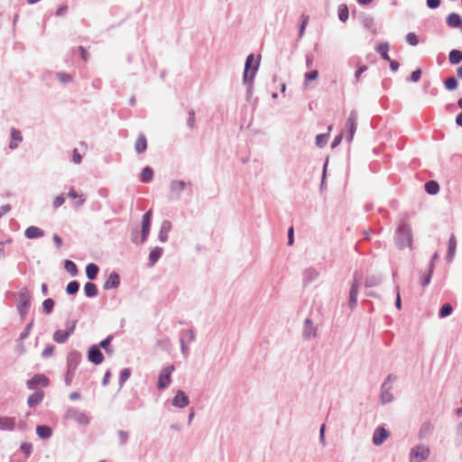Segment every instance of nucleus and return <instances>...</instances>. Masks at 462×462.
Returning a JSON list of instances; mask_svg holds the SVG:
<instances>
[{
    "mask_svg": "<svg viewBox=\"0 0 462 462\" xmlns=\"http://www.w3.org/2000/svg\"><path fill=\"white\" fill-rule=\"evenodd\" d=\"M54 348H55V347H54V346H52V345L46 346V347L43 349L42 353V357H43V358H48V357H50V356L53 354V352H54Z\"/></svg>",
    "mask_w": 462,
    "mask_h": 462,
    "instance_id": "obj_59",
    "label": "nucleus"
},
{
    "mask_svg": "<svg viewBox=\"0 0 462 462\" xmlns=\"http://www.w3.org/2000/svg\"><path fill=\"white\" fill-rule=\"evenodd\" d=\"M117 435H118L120 445L121 446L125 445L126 442L128 441V438H129L128 432L120 430H118Z\"/></svg>",
    "mask_w": 462,
    "mask_h": 462,
    "instance_id": "obj_54",
    "label": "nucleus"
},
{
    "mask_svg": "<svg viewBox=\"0 0 462 462\" xmlns=\"http://www.w3.org/2000/svg\"><path fill=\"white\" fill-rule=\"evenodd\" d=\"M134 149L137 153H143L147 149V141L145 136L143 134H140L138 135V138L136 139Z\"/></svg>",
    "mask_w": 462,
    "mask_h": 462,
    "instance_id": "obj_30",
    "label": "nucleus"
},
{
    "mask_svg": "<svg viewBox=\"0 0 462 462\" xmlns=\"http://www.w3.org/2000/svg\"><path fill=\"white\" fill-rule=\"evenodd\" d=\"M366 70L367 67L365 65L360 66L355 73L356 79L358 80L361 75Z\"/></svg>",
    "mask_w": 462,
    "mask_h": 462,
    "instance_id": "obj_64",
    "label": "nucleus"
},
{
    "mask_svg": "<svg viewBox=\"0 0 462 462\" xmlns=\"http://www.w3.org/2000/svg\"><path fill=\"white\" fill-rule=\"evenodd\" d=\"M448 60L451 64H458L462 60V52L458 50H452L448 54Z\"/></svg>",
    "mask_w": 462,
    "mask_h": 462,
    "instance_id": "obj_39",
    "label": "nucleus"
},
{
    "mask_svg": "<svg viewBox=\"0 0 462 462\" xmlns=\"http://www.w3.org/2000/svg\"><path fill=\"white\" fill-rule=\"evenodd\" d=\"M421 77V70L420 69L412 71L411 74V80L413 82H418Z\"/></svg>",
    "mask_w": 462,
    "mask_h": 462,
    "instance_id": "obj_61",
    "label": "nucleus"
},
{
    "mask_svg": "<svg viewBox=\"0 0 462 462\" xmlns=\"http://www.w3.org/2000/svg\"><path fill=\"white\" fill-rule=\"evenodd\" d=\"M64 202H65V198H64V195L61 194V195L57 196L53 199L52 206L54 208H58L61 207L64 204Z\"/></svg>",
    "mask_w": 462,
    "mask_h": 462,
    "instance_id": "obj_56",
    "label": "nucleus"
},
{
    "mask_svg": "<svg viewBox=\"0 0 462 462\" xmlns=\"http://www.w3.org/2000/svg\"><path fill=\"white\" fill-rule=\"evenodd\" d=\"M337 14H338V19L345 23L347 21L348 19V16H349V12H348V8L346 5H340L338 6V11H337Z\"/></svg>",
    "mask_w": 462,
    "mask_h": 462,
    "instance_id": "obj_41",
    "label": "nucleus"
},
{
    "mask_svg": "<svg viewBox=\"0 0 462 462\" xmlns=\"http://www.w3.org/2000/svg\"><path fill=\"white\" fill-rule=\"evenodd\" d=\"M319 78V71L317 69H313L310 71H308L304 74V80H303V88L304 89H310L312 88L313 86H311V83L316 81Z\"/></svg>",
    "mask_w": 462,
    "mask_h": 462,
    "instance_id": "obj_20",
    "label": "nucleus"
},
{
    "mask_svg": "<svg viewBox=\"0 0 462 462\" xmlns=\"http://www.w3.org/2000/svg\"><path fill=\"white\" fill-rule=\"evenodd\" d=\"M162 253H163L162 248L158 247V246H156L151 250V252L149 254V262H150L151 266L154 265L158 262V260L162 255Z\"/></svg>",
    "mask_w": 462,
    "mask_h": 462,
    "instance_id": "obj_31",
    "label": "nucleus"
},
{
    "mask_svg": "<svg viewBox=\"0 0 462 462\" xmlns=\"http://www.w3.org/2000/svg\"><path fill=\"white\" fill-rule=\"evenodd\" d=\"M254 61V55L249 54L245 60L244 75H243V83H247L250 80L249 78H250L251 73L254 67V66H253Z\"/></svg>",
    "mask_w": 462,
    "mask_h": 462,
    "instance_id": "obj_18",
    "label": "nucleus"
},
{
    "mask_svg": "<svg viewBox=\"0 0 462 462\" xmlns=\"http://www.w3.org/2000/svg\"><path fill=\"white\" fill-rule=\"evenodd\" d=\"M174 369V365H171L163 367L161 370L157 382L158 390H165L171 383V374Z\"/></svg>",
    "mask_w": 462,
    "mask_h": 462,
    "instance_id": "obj_6",
    "label": "nucleus"
},
{
    "mask_svg": "<svg viewBox=\"0 0 462 462\" xmlns=\"http://www.w3.org/2000/svg\"><path fill=\"white\" fill-rule=\"evenodd\" d=\"M66 420H71L80 425H88L89 423L88 416L76 408H69L64 415Z\"/></svg>",
    "mask_w": 462,
    "mask_h": 462,
    "instance_id": "obj_8",
    "label": "nucleus"
},
{
    "mask_svg": "<svg viewBox=\"0 0 462 462\" xmlns=\"http://www.w3.org/2000/svg\"><path fill=\"white\" fill-rule=\"evenodd\" d=\"M80 359L81 356L79 352L70 353L67 359L68 369L75 372L79 364L80 363Z\"/></svg>",
    "mask_w": 462,
    "mask_h": 462,
    "instance_id": "obj_21",
    "label": "nucleus"
},
{
    "mask_svg": "<svg viewBox=\"0 0 462 462\" xmlns=\"http://www.w3.org/2000/svg\"><path fill=\"white\" fill-rule=\"evenodd\" d=\"M396 379L397 377L394 374H390L382 383L380 401L383 404L390 403L393 401L394 398L391 391Z\"/></svg>",
    "mask_w": 462,
    "mask_h": 462,
    "instance_id": "obj_3",
    "label": "nucleus"
},
{
    "mask_svg": "<svg viewBox=\"0 0 462 462\" xmlns=\"http://www.w3.org/2000/svg\"><path fill=\"white\" fill-rule=\"evenodd\" d=\"M318 337V327L312 320L307 318L302 328V337L304 340H311Z\"/></svg>",
    "mask_w": 462,
    "mask_h": 462,
    "instance_id": "obj_10",
    "label": "nucleus"
},
{
    "mask_svg": "<svg viewBox=\"0 0 462 462\" xmlns=\"http://www.w3.org/2000/svg\"><path fill=\"white\" fill-rule=\"evenodd\" d=\"M99 268L96 263H88L86 267V275L89 280H95Z\"/></svg>",
    "mask_w": 462,
    "mask_h": 462,
    "instance_id": "obj_36",
    "label": "nucleus"
},
{
    "mask_svg": "<svg viewBox=\"0 0 462 462\" xmlns=\"http://www.w3.org/2000/svg\"><path fill=\"white\" fill-rule=\"evenodd\" d=\"M357 119L358 115L356 110H352L349 114V116L346 122L345 130H346V139L348 143L353 141L354 135L356 134L357 128Z\"/></svg>",
    "mask_w": 462,
    "mask_h": 462,
    "instance_id": "obj_7",
    "label": "nucleus"
},
{
    "mask_svg": "<svg viewBox=\"0 0 462 462\" xmlns=\"http://www.w3.org/2000/svg\"><path fill=\"white\" fill-rule=\"evenodd\" d=\"M23 142V135L18 129L12 128L11 129V141L9 143V148L11 150H14L18 147L19 143Z\"/></svg>",
    "mask_w": 462,
    "mask_h": 462,
    "instance_id": "obj_23",
    "label": "nucleus"
},
{
    "mask_svg": "<svg viewBox=\"0 0 462 462\" xmlns=\"http://www.w3.org/2000/svg\"><path fill=\"white\" fill-rule=\"evenodd\" d=\"M32 326V322H31V323H29V324L26 326V328H24V330H23V331L21 333V335H20V340H23V339H25V338L29 336Z\"/></svg>",
    "mask_w": 462,
    "mask_h": 462,
    "instance_id": "obj_62",
    "label": "nucleus"
},
{
    "mask_svg": "<svg viewBox=\"0 0 462 462\" xmlns=\"http://www.w3.org/2000/svg\"><path fill=\"white\" fill-rule=\"evenodd\" d=\"M444 84L448 90H455L457 88V80L454 77L447 79Z\"/></svg>",
    "mask_w": 462,
    "mask_h": 462,
    "instance_id": "obj_51",
    "label": "nucleus"
},
{
    "mask_svg": "<svg viewBox=\"0 0 462 462\" xmlns=\"http://www.w3.org/2000/svg\"><path fill=\"white\" fill-rule=\"evenodd\" d=\"M440 0H427V6L430 9H436L439 6Z\"/></svg>",
    "mask_w": 462,
    "mask_h": 462,
    "instance_id": "obj_63",
    "label": "nucleus"
},
{
    "mask_svg": "<svg viewBox=\"0 0 462 462\" xmlns=\"http://www.w3.org/2000/svg\"><path fill=\"white\" fill-rule=\"evenodd\" d=\"M57 79L63 84L65 83H69L71 81L72 79V77L66 73V72H63V71H60L57 73Z\"/></svg>",
    "mask_w": 462,
    "mask_h": 462,
    "instance_id": "obj_52",
    "label": "nucleus"
},
{
    "mask_svg": "<svg viewBox=\"0 0 462 462\" xmlns=\"http://www.w3.org/2000/svg\"><path fill=\"white\" fill-rule=\"evenodd\" d=\"M190 185V183H189ZM188 183L181 180H172L170 183L171 199L178 200L181 198L182 192L186 189Z\"/></svg>",
    "mask_w": 462,
    "mask_h": 462,
    "instance_id": "obj_9",
    "label": "nucleus"
},
{
    "mask_svg": "<svg viewBox=\"0 0 462 462\" xmlns=\"http://www.w3.org/2000/svg\"><path fill=\"white\" fill-rule=\"evenodd\" d=\"M151 218H152V210H148L143 216L142 219V235L141 240L137 241V235L135 232L132 233V241L136 244H143L146 241L150 227H151Z\"/></svg>",
    "mask_w": 462,
    "mask_h": 462,
    "instance_id": "obj_5",
    "label": "nucleus"
},
{
    "mask_svg": "<svg viewBox=\"0 0 462 462\" xmlns=\"http://www.w3.org/2000/svg\"><path fill=\"white\" fill-rule=\"evenodd\" d=\"M447 24L451 28L462 27V19L457 13H451L447 17Z\"/></svg>",
    "mask_w": 462,
    "mask_h": 462,
    "instance_id": "obj_28",
    "label": "nucleus"
},
{
    "mask_svg": "<svg viewBox=\"0 0 462 462\" xmlns=\"http://www.w3.org/2000/svg\"><path fill=\"white\" fill-rule=\"evenodd\" d=\"M84 292L87 297L92 298L97 295V287L93 282H87L84 286Z\"/></svg>",
    "mask_w": 462,
    "mask_h": 462,
    "instance_id": "obj_37",
    "label": "nucleus"
},
{
    "mask_svg": "<svg viewBox=\"0 0 462 462\" xmlns=\"http://www.w3.org/2000/svg\"><path fill=\"white\" fill-rule=\"evenodd\" d=\"M395 243L400 249L411 247L412 235L411 226L408 224L402 223L395 233Z\"/></svg>",
    "mask_w": 462,
    "mask_h": 462,
    "instance_id": "obj_1",
    "label": "nucleus"
},
{
    "mask_svg": "<svg viewBox=\"0 0 462 462\" xmlns=\"http://www.w3.org/2000/svg\"><path fill=\"white\" fill-rule=\"evenodd\" d=\"M259 64H260V60L258 59L255 61L254 69H253V71L251 73V76L249 78L250 80L247 83H244L246 86V99L247 100H249L252 97L253 93H254V79L256 72H257V70L259 69Z\"/></svg>",
    "mask_w": 462,
    "mask_h": 462,
    "instance_id": "obj_16",
    "label": "nucleus"
},
{
    "mask_svg": "<svg viewBox=\"0 0 462 462\" xmlns=\"http://www.w3.org/2000/svg\"><path fill=\"white\" fill-rule=\"evenodd\" d=\"M425 190L429 194L434 195V194H437L439 192V186L437 181L430 180V181L426 182V184H425Z\"/></svg>",
    "mask_w": 462,
    "mask_h": 462,
    "instance_id": "obj_40",
    "label": "nucleus"
},
{
    "mask_svg": "<svg viewBox=\"0 0 462 462\" xmlns=\"http://www.w3.org/2000/svg\"><path fill=\"white\" fill-rule=\"evenodd\" d=\"M319 273L315 268L310 267V268L306 269L304 272V277H303L304 282L310 283V282L315 281L319 277Z\"/></svg>",
    "mask_w": 462,
    "mask_h": 462,
    "instance_id": "obj_32",
    "label": "nucleus"
},
{
    "mask_svg": "<svg viewBox=\"0 0 462 462\" xmlns=\"http://www.w3.org/2000/svg\"><path fill=\"white\" fill-rule=\"evenodd\" d=\"M44 397V393L42 391H36L32 394H31L27 399V404L29 407L33 408L39 405Z\"/></svg>",
    "mask_w": 462,
    "mask_h": 462,
    "instance_id": "obj_24",
    "label": "nucleus"
},
{
    "mask_svg": "<svg viewBox=\"0 0 462 462\" xmlns=\"http://www.w3.org/2000/svg\"><path fill=\"white\" fill-rule=\"evenodd\" d=\"M187 125L191 129L195 127V112L193 110H190L189 112V118L187 120Z\"/></svg>",
    "mask_w": 462,
    "mask_h": 462,
    "instance_id": "obj_60",
    "label": "nucleus"
},
{
    "mask_svg": "<svg viewBox=\"0 0 462 462\" xmlns=\"http://www.w3.org/2000/svg\"><path fill=\"white\" fill-rule=\"evenodd\" d=\"M406 42L411 46H416L419 42L418 38L414 32H409L406 35Z\"/></svg>",
    "mask_w": 462,
    "mask_h": 462,
    "instance_id": "obj_55",
    "label": "nucleus"
},
{
    "mask_svg": "<svg viewBox=\"0 0 462 462\" xmlns=\"http://www.w3.org/2000/svg\"><path fill=\"white\" fill-rule=\"evenodd\" d=\"M54 304V300L51 298L44 300L42 302L43 311L46 314H50L53 310Z\"/></svg>",
    "mask_w": 462,
    "mask_h": 462,
    "instance_id": "obj_50",
    "label": "nucleus"
},
{
    "mask_svg": "<svg viewBox=\"0 0 462 462\" xmlns=\"http://www.w3.org/2000/svg\"><path fill=\"white\" fill-rule=\"evenodd\" d=\"M433 430V425L430 422H424L418 433V438L420 439H425L428 435H430Z\"/></svg>",
    "mask_w": 462,
    "mask_h": 462,
    "instance_id": "obj_33",
    "label": "nucleus"
},
{
    "mask_svg": "<svg viewBox=\"0 0 462 462\" xmlns=\"http://www.w3.org/2000/svg\"><path fill=\"white\" fill-rule=\"evenodd\" d=\"M79 283L77 281H72L68 283L66 291L69 295H73L79 291Z\"/></svg>",
    "mask_w": 462,
    "mask_h": 462,
    "instance_id": "obj_48",
    "label": "nucleus"
},
{
    "mask_svg": "<svg viewBox=\"0 0 462 462\" xmlns=\"http://www.w3.org/2000/svg\"><path fill=\"white\" fill-rule=\"evenodd\" d=\"M36 433L41 439H49L52 434V430L49 426L39 425L36 427Z\"/></svg>",
    "mask_w": 462,
    "mask_h": 462,
    "instance_id": "obj_34",
    "label": "nucleus"
},
{
    "mask_svg": "<svg viewBox=\"0 0 462 462\" xmlns=\"http://www.w3.org/2000/svg\"><path fill=\"white\" fill-rule=\"evenodd\" d=\"M382 278L378 275L367 276L365 279V287H374L381 283Z\"/></svg>",
    "mask_w": 462,
    "mask_h": 462,
    "instance_id": "obj_42",
    "label": "nucleus"
},
{
    "mask_svg": "<svg viewBox=\"0 0 462 462\" xmlns=\"http://www.w3.org/2000/svg\"><path fill=\"white\" fill-rule=\"evenodd\" d=\"M68 197L70 199H78L77 206L80 207L85 203V199L82 195H79L78 192L74 189H70L68 192Z\"/></svg>",
    "mask_w": 462,
    "mask_h": 462,
    "instance_id": "obj_46",
    "label": "nucleus"
},
{
    "mask_svg": "<svg viewBox=\"0 0 462 462\" xmlns=\"http://www.w3.org/2000/svg\"><path fill=\"white\" fill-rule=\"evenodd\" d=\"M328 134H320L316 136V145L319 147H323L327 143Z\"/></svg>",
    "mask_w": 462,
    "mask_h": 462,
    "instance_id": "obj_53",
    "label": "nucleus"
},
{
    "mask_svg": "<svg viewBox=\"0 0 462 462\" xmlns=\"http://www.w3.org/2000/svg\"><path fill=\"white\" fill-rule=\"evenodd\" d=\"M112 339L113 336L110 335L106 337L105 339H103L97 346H99V348L102 347L103 349H105L106 353L111 354L113 352V349L110 346Z\"/></svg>",
    "mask_w": 462,
    "mask_h": 462,
    "instance_id": "obj_45",
    "label": "nucleus"
},
{
    "mask_svg": "<svg viewBox=\"0 0 462 462\" xmlns=\"http://www.w3.org/2000/svg\"><path fill=\"white\" fill-rule=\"evenodd\" d=\"M430 448L428 445L420 443L412 447L409 453V462H423L429 458Z\"/></svg>",
    "mask_w": 462,
    "mask_h": 462,
    "instance_id": "obj_2",
    "label": "nucleus"
},
{
    "mask_svg": "<svg viewBox=\"0 0 462 462\" xmlns=\"http://www.w3.org/2000/svg\"><path fill=\"white\" fill-rule=\"evenodd\" d=\"M361 23L365 28L371 31V32L375 35L377 33L376 27L374 24V18L370 15H364L361 19Z\"/></svg>",
    "mask_w": 462,
    "mask_h": 462,
    "instance_id": "obj_29",
    "label": "nucleus"
},
{
    "mask_svg": "<svg viewBox=\"0 0 462 462\" xmlns=\"http://www.w3.org/2000/svg\"><path fill=\"white\" fill-rule=\"evenodd\" d=\"M88 358L94 365H100L104 360V356L97 345H93L88 351Z\"/></svg>",
    "mask_w": 462,
    "mask_h": 462,
    "instance_id": "obj_15",
    "label": "nucleus"
},
{
    "mask_svg": "<svg viewBox=\"0 0 462 462\" xmlns=\"http://www.w3.org/2000/svg\"><path fill=\"white\" fill-rule=\"evenodd\" d=\"M171 229V223L169 220H163L159 232V240L165 243L168 240V234Z\"/></svg>",
    "mask_w": 462,
    "mask_h": 462,
    "instance_id": "obj_25",
    "label": "nucleus"
},
{
    "mask_svg": "<svg viewBox=\"0 0 462 462\" xmlns=\"http://www.w3.org/2000/svg\"><path fill=\"white\" fill-rule=\"evenodd\" d=\"M452 311H453V307L451 306V304L446 303L440 308V310L439 311V317L440 319L447 318L452 314Z\"/></svg>",
    "mask_w": 462,
    "mask_h": 462,
    "instance_id": "obj_44",
    "label": "nucleus"
},
{
    "mask_svg": "<svg viewBox=\"0 0 462 462\" xmlns=\"http://www.w3.org/2000/svg\"><path fill=\"white\" fill-rule=\"evenodd\" d=\"M24 234H25V236L29 239L40 238L44 236L43 230H42L41 228H39L35 226H31L27 227Z\"/></svg>",
    "mask_w": 462,
    "mask_h": 462,
    "instance_id": "obj_27",
    "label": "nucleus"
},
{
    "mask_svg": "<svg viewBox=\"0 0 462 462\" xmlns=\"http://www.w3.org/2000/svg\"><path fill=\"white\" fill-rule=\"evenodd\" d=\"M389 434L383 427H378L373 435V443L375 446H380L387 438Z\"/></svg>",
    "mask_w": 462,
    "mask_h": 462,
    "instance_id": "obj_19",
    "label": "nucleus"
},
{
    "mask_svg": "<svg viewBox=\"0 0 462 462\" xmlns=\"http://www.w3.org/2000/svg\"><path fill=\"white\" fill-rule=\"evenodd\" d=\"M75 372L71 370H67L66 375H65V383L67 386H69L74 379Z\"/></svg>",
    "mask_w": 462,
    "mask_h": 462,
    "instance_id": "obj_58",
    "label": "nucleus"
},
{
    "mask_svg": "<svg viewBox=\"0 0 462 462\" xmlns=\"http://www.w3.org/2000/svg\"><path fill=\"white\" fill-rule=\"evenodd\" d=\"M64 268L71 276H76L78 274L77 265L70 260H66L64 262Z\"/></svg>",
    "mask_w": 462,
    "mask_h": 462,
    "instance_id": "obj_43",
    "label": "nucleus"
},
{
    "mask_svg": "<svg viewBox=\"0 0 462 462\" xmlns=\"http://www.w3.org/2000/svg\"><path fill=\"white\" fill-rule=\"evenodd\" d=\"M360 284V277L355 274L354 281L349 292L348 305L351 310H354L357 304L358 287Z\"/></svg>",
    "mask_w": 462,
    "mask_h": 462,
    "instance_id": "obj_13",
    "label": "nucleus"
},
{
    "mask_svg": "<svg viewBox=\"0 0 462 462\" xmlns=\"http://www.w3.org/2000/svg\"><path fill=\"white\" fill-rule=\"evenodd\" d=\"M120 285V276L119 274L113 271L108 275L106 281L104 283L105 290L116 289Z\"/></svg>",
    "mask_w": 462,
    "mask_h": 462,
    "instance_id": "obj_17",
    "label": "nucleus"
},
{
    "mask_svg": "<svg viewBox=\"0 0 462 462\" xmlns=\"http://www.w3.org/2000/svg\"><path fill=\"white\" fill-rule=\"evenodd\" d=\"M76 328V321H72L69 326H68L67 329L61 330L59 329L54 332L53 334V340L58 344H63L65 343L70 335L74 333Z\"/></svg>",
    "mask_w": 462,
    "mask_h": 462,
    "instance_id": "obj_11",
    "label": "nucleus"
},
{
    "mask_svg": "<svg viewBox=\"0 0 462 462\" xmlns=\"http://www.w3.org/2000/svg\"><path fill=\"white\" fill-rule=\"evenodd\" d=\"M39 385L42 387H47L49 385V379L45 374H37L26 382V386L30 390H34Z\"/></svg>",
    "mask_w": 462,
    "mask_h": 462,
    "instance_id": "obj_12",
    "label": "nucleus"
},
{
    "mask_svg": "<svg viewBox=\"0 0 462 462\" xmlns=\"http://www.w3.org/2000/svg\"><path fill=\"white\" fill-rule=\"evenodd\" d=\"M390 46L388 42H382L376 47V51L381 55L382 59L388 61L390 56L388 55Z\"/></svg>",
    "mask_w": 462,
    "mask_h": 462,
    "instance_id": "obj_35",
    "label": "nucleus"
},
{
    "mask_svg": "<svg viewBox=\"0 0 462 462\" xmlns=\"http://www.w3.org/2000/svg\"><path fill=\"white\" fill-rule=\"evenodd\" d=\"M301 23L300 24L299 28V39H301L305 33V29L309 22V16L302 14L301 15Z\"/></svg>",
    "mask_w": 462,
    "mask_h": 462,
    "instance_id": "obj_49",
    "label": "nucleus"
},
{
    "mask_svg": "<svg viewBox=\"0 0 462 462\" xmlns=\"http://www.w3.org/2000/svg\"><path fill=\"white\" fill-rule=\"evenodd\" d=\"M457 249V239L454 235H451L448 245V254L446 260L448 263H451L454 260Z\"/></svg>",
    "mask_w": 462,
    "mask_h": 462,
    "instance_id": "obj_22",
    "label": "nucleus"
},
{
    "mask_svg": "<svg viewBox=\"0 0 462 462\" xmlns=\"http://www.w3.org/2000/svg\"><path fill=\"white\" fill-rule=\"evenodd\" d=\"M153 177V171L151 167L146 166L143 169L141 173V181L143 183H148L152 181Z\"/></svg>",
    "mask_w": 462,
    "mask_h": 462,
    "instance_id": "obj_38",
    "label": "nucleus"
},
{
    "mask_svg": "<svg viewBox=\"0 0 462 462\" xmlns=\"http://www.w3.org/2000/svg\"><path fill=\"white\" fill-rule=\"evenodd\" d=\"M31 294L26 288H23L18 293L17 310L23 319L29 311L31 305Z\"/></svg>",
    "mask_w": 462,
    "mask_h": 462,
    "instance_id": "obj_4",
    "label": "nucleus"
},
{
    "mask_svg": "<svg viewBox=\"0 0 462 462\" xmlns=\"http://www.w3.org/2000/svg\"><path fill=\"white\" fill-rule=\"evenodd\" d=\"M172 406L183 409L189 404V399L182 390H178L171 401Z\"/></svg>",
    "mask_w": 462,
    "mask_h": 462,
    "instance_id": "obj_14",
    "label": "nucleus"
},
{
    "mask_svg": "<svg viewBox=\"0 0 462 462\" xmlns=\"http://www.w3.org/2000/svg\"><path fill=\"white\" fill-rule=\"evenodd\" d=\"M71 161L75 164H80L81 162H82V156L80 155V153L79 152V151L77 149H74L73 152H72V159H71Z\"/></svg>",
    "mask_w": 462,
    "mask_h": 462,
    "instance_id": "obj_57",
    "label": "nucleus"
},
{
    "mask_svg": "<svg viewBox=\"0 0 462 462\" xmlns=\"http://www.w3.org/2000/svg\"><path fill=\"white\" fill-rule=\"evenodd\" d=\"M15 426V419L13 417H0L1 430H14Z\"/></svg>",
    "mask_w": 462,
    "mask_h": 462,
    "instance_id": "obj_26",
    "label": "nucleus"
},
{
    "mask_svg": "<svg viewBox=\"0 0 462 462\" xmlns=\"http://www.w3.org/2000/svg\"><path fill=\"white\" fill-rule=\"evenodd\" d=\"M131 375V371L129 368H124L121 372H120V375H119V387L122 388L124 383L129 379Z\"/></svg>",
    "mask_w": 462,
    "mask_h": 462,
    "instance_id": "obj_47",
    "label": "nucleus"
}]
</instances>
